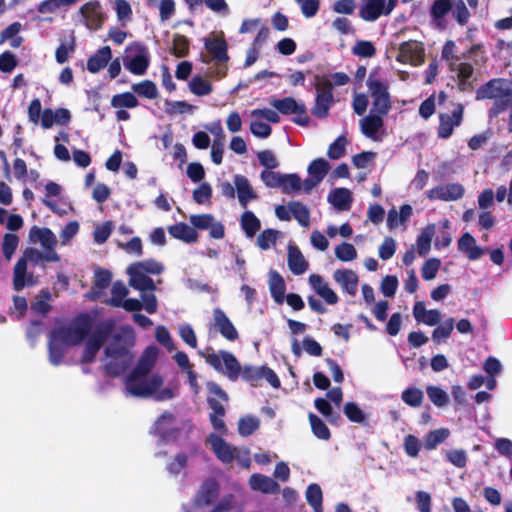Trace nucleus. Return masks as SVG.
Here are the masks:
<instances>
[{
    "mask_svg": "<svg viewBox=\"0 0 512 512\" xmlns=\"http://www.w3.org/2000/svg\"><path fill=\"white\" fill-rule=\"evenodd\" d=\"M36 283L32 273L27 272V264L24 259H19L14 267L13 285L17 291L22 290L25 286H32Z\"/></svg>",
    "mask_w": 512,
    "mask_h": 512,
    "instance_id": "nucleus-30",
    "label": "nucleus"
},
{
    "mask_svg": "<svg viewBox=\"0 0 512 512\" xmlns=\"http://www.w3.org/2000/svg\"><path fill=\"white\" fill-rule=\"evenodd\" d=\"M402 400L411 407H418L423 401V392L418 388H408L402 392Z\"/></svg>",
    "mask_w": 512,
    "mask_h": 512,
    "instance_id": "nucleus-60",
    "label": "nucleus"
},
{
    "mask_svg": "<svg viewBox=\"0 0 512 512\" xmlns=\"http://www.w3.org/2000/svg\"><path fill=\"white\" fill-rule=\"evenodd\" d=\"M62 341L56 339V337L51 333L49 340V361L52 365H59L62 363V359L66 353V347Z\"/></svg>",
    "mask_w": 512,
    "mask_h": 512,
    "instance_id": "nucleus-39",
    "label": "nucleus"
},
{
    "mask_svg": "<svg viewBox=\"0 0 512 512\" xmlns=\"http://www.w3.org/2000/svg\"><path fill=\"white\" fill-rule=\"evenodd\" d=\"M386 115L370 110V113L360 120L362 133L374 141H381L386 135L384 129V117Z\"/></svg>",
    "mask_w": 512,
    "mask_h": 512,
    "instance_id": "nucleus-15",
    "label": "nucleus"
},
{
    "mask_svg": "<svg viewBox=\"0 0 512 512\" xmlns=\"http://www.w3.org/2000/svg\"><path fill=\"white\" fill-rule=\"evenodd\" d=\"M111 282V273L106 270H99L95 274V282L94 287L91 293L89 294V297L91 299H96L100 292L104 289H106Z\"/></svg>",
    "mask_w": 512,
    "mask_h": 512,
    "instance_id": "nucleus-43",
    "label": "nucleus"
},
{
    "mask_svg": "<svg viewBox=\"0 0 512 512\" xmlns=\"http://www.w3.org/2000/svg\"><path fill=\"white\" fill-rule=\"evenodd\" d=\"M259 419L254 416H246L238 422V432L242 436H250L259 428Z\"/></svg>",
    "mask_w": 512,
    "mask_h": 512,
    "instance_id": "nucleus-55",
    "label": "nucleus"
},
{
    "mask_svg": "<svg viewBox=\"0 0 512 512\" xmlns=\"http://www.w3.org/2000/svg\"><path fill=\"white\" fill-rule=\"evenodd\" d=\"M465 189L460 183H446L438 185L426 192L429 200H441L445 202L457 201L464 196Z\"/></svg>",
    "mask_w": 512,
    "mask_h": 512,
    "instance_id": "nucleus-17",
    "label": "nucleus"
},
{
    "mask_svg": "<svg viewBox=\"0 0 512 512\" xmlns=\"http://www.w3.org/2000/svg\"><path fill=\"white\" fill-rule=\"evenodd\" d=\"M281 232L275 229H265L257 238V245L262 250H268L274 246Z\"/></svg>",
    "mask_w": 512,
    "mask_h": 512,
    "instance_id": "nucleus-47",
    "label": "nucleus"
},
{
    "mask_svg": "<svg viewBox=\"0 0 512 512\" xmlns=\"http://www.w3.org/2000/svg\"><path fill=\"white\" fill-rule=\"evenodd\" d=\"M280 188L285 194L298 193L302 188V180L297 174H283Z\"/></svg>",
    "mask_w": 512,
    "mask_h": 512,
    "instance_id": "nucleus-42",
    "label": "nucleus"
},
{
    "mask_svg": "<svg viewBox=\"0 0 512 512\" xmlns=\"http://www.w3.org/2000/svg\"><path fill=\"white\" fill-rule=\"evenodd\" d=\"M452 13L459 25H466L470 18V12L463 0H452Z\"/></svg>",
    "mask_w": 512,
    "mask_h": 512,
    "instance_id": "nucleus-53",
    "label": "nucleus"
},
{
    "mask_svg": "<svg viewBox=\"0 0 512 512\" xmlns=\"http://www.w3.org/2000/svg\"><path fill=\"white\" fill-rule=\"evenodd\" d=\"M212 197V187L209 183L203 182L198 188L193 191V200L197 204H204L210 202Z\"/></svg>",
    "mask_w": 512,
    "mask_h": 512,
    "instance_id": "nucleus-64",
    "label": "nucleus"
},
{
    "mask_svg": "<svg viewBox=\"0 0 512 512\" xmlns=\"http://www.w3.org/2000/svg\"><path fill=\"white\" fill-rule=\"evenodd\" d=\"M333 279L349 295L354 296L358 287V276L350 269H337L333 273Z\"/></svg>",
    "mask_w": 512,
    "mask_h": 512,
    "instance_id": "nucleus-26",
    "label": "nucleus"
},
{
    "mask_svg": "<svg viewBox=\"0 0 512 512\" xmlns=\"http://www.w3.org/2000/svg\"><path fill=\"white\" fill-rule=\"evenodd\" d=\"M328 202L338 210H349L352 203L351 192L346 188H336L329 193Z\"/></svg>",
    "mask_w": 512,
    "mask_h": 512,
    "instance_id": "nucleus-37",
    "label": "nucleus"
},
{
    "mask_svg": "<svg viewBox=\"0 0 512 512\" xmlns=\"http://www.w3.org/2000/svg\"><path fill=\"white\" fill-rule=\"evenodd\" d=\"M333 103V95L331 92V85L324 87L317 86L316 102L312 109L314 116L318 118H325L328 115L329 109Z\"/></svg>",
    "mask_w": 512,
    "mask_h": 512,
    "instance_id": "nucleus-25",
    "label": "nucleus"
},
{
    "mask_svg": "<svg viewBox=\"0 0 512 512\" xmlns=\"http://www.w3.org/2000/svg\"><path fill=\"white\" fill-rule=\"evenodd\" d=\"M464 107L458 103L455 105L451 113L439 114V125L437 128V135L441 139L449 138L455 127L461 125L463 120Z\"/></svg>",
    "mask_w": 512,
    "mask_h": 512,
    "instance_id": "nucleus-16",
    "label": "nucleus"
},
{
    "mask_svg": "<svg viewBox=\"0 0 512 512\" xmlns=\"http://www.w3.org/2000/svg\"><path fill=\"white\" fill-rule=\"evenodd\" d=\"M189 89L197 96H206L213 91L212 84L201 76H194L190 80Z\"/></svg>",
    "mask_w": 512,
    "mask_h": 512,
    "instance_id": "nucleus-46",
    "label": "nucleus"
},
{
    "mask_svg": "<svg viewBox=\"0 0 512 512\" xmlns=\"http://www.w3.org/2000/svg\"><path fill=\"white\" fill-rule=\"evenodd\" d=\"M484 99L494 100L489 115L496 117L507 109V102L512 100V82L503 78L491 79L476 91V100Z\"/></svg>",
    "mask_w": 512,
    "mask_h": 512,
    "instance_id": "nucleus-3",
    "label": "nucleus"
},
{
    "mask_svg": "<svg viewBox=\"0 0 512 512\" xmlns=\"http://www.w3.org/2000/svg\"><path fill=\"white\" fill-rule=\"evenodd\" d=\"M449 436L447 429H439L431 431L425 439L426 449H434L438 444L442 443Z\"/></svg>",
    "mask_w": 512,
    "mask_h": 512,
    "instance_id": "nucleus-62",
    "label": "nucleus"
},
{
    "mask_svg": "<svg viewBox=\"0 0 512 512\" xmlns=\"http://www.w3.org/2000/svg\"><path fill=\"white\" fill-rule=\"evenodd\" d=\"M426 392L431 402L438 407L445 406L449 401L448 394L440 387L428 386Z\"/></svg>",
    "mask_w": 512,
    "mask_h": 512,
    "instance_id": "nucleus-58",
    "label": "nucleus"
},
{
    "mask_svg": "<svg viewBox=\"0 0 512 512\" xmlns=\"http://www.w3.org/2000/svg\"><path fill=\"white\" fill-rule=\"evenodd\" d=\"M352 53L359 57L371 58L376 54V49L370 41L360 40L353 46Z\"/></svg>",
    "mask_w": 512,
    "mask_h": 512,
    "instance_id": "nucleus-61",
    "label": "nucleus"
},
{
    "mask_svg": "<svg viewBox=\"0 0 512 512\" xmlns=\"http://www.w3.org/2000/svg\"><path fill=\"white\" fill-rule=\"evenodd\" d=\"M399 0H361L359 17L367 22H374L381 16H389Z\"/></svg>",
    "mask_w": 512,
    "mask_h": 512,
    "instance_id": "nucleus-10",
    "label": "nucleus"
},
{
    "mask_svg": "<svg viewBox=\"0 0 512 512\" xmlns=\"http://www.w3.org/2000/svg\"><path fill=\"white\" fill-rule=\"evenodd\" d=\"M287 263L290 271L294 275H302L309 268V263L303 256L302 252L299 250L297 246L293 245L288 246Z\"/></svg>",
    "mask_w": 512,
    "mask_h": 512,
    "instance_id": "nucleus-28",
    "label": "nucleus"
},
{
    "mask_svg": "<svg viewBox=\"0 0 512 512\" xmlns=\"http://www.w3.org/2000/svg\"><path fill=\"white\" fill-rule=\"evenodd\" d=\"M173 421L174 416L171 413H163L154 424V432L166 438L169 435V427L172 425Z\"/></svg>",
    "mask_w": 512,
    "mask_h": 512,
    "instance_id": "nucleus-57",
    "label": "nucleus"
},
{
    "mask_svg": "<svg viewBox=\"0 0 512 512\" xmlns=\"http://www.w3.org/2000/svg\"><path fill=\"white\" fill-rule=\"evenodd\" d=\"M454 323L455 321L453 318L446 319L442 324L433 330L432 340L439 344L449 338L454 329Z\"/></svg>",
    "mask_w": 512,
    "mask_h": 512,
    "instance_id": "nucleus-48",
    "label": "nucleus"
},
{
    "mask_svg": "<svg viewBox=\"0 0 512 512\" xmlns=\"http://www.w3.org/2000/svg\"><path fill=\"white\" fill-rule=\"evenodd\" d=\"M234 186L237 190L239 203L243 208H246L251 200L257 198V194L254 192L249 180L245 176L235 175Z\"/></svg>",
    "mask_w": 512,
    "mask_h": 512,
    "instance_id": "nucleus-29",
    "label": "nucleus"
},
{
    "mask_svg": "<svg viewBox=\"0 0 512 512\" xmlns=\"http://www.w3.org/2000/svg\"><path fill=\"white\" fill-rule=\"evenodd\" d=\"M208 442L216 457L224 464L232 463L238 456V448L230 445L219 435L211 434L208 437Z\"/></svg>",
    "mask_w": 512,
    "mask_h": 512,
    "instance_id": "nucleus-20",
    "label": "nucleus"
},
{
    "mask_svg": "<svg viewBox=\"0 0 512 512\" xmlns=\"http://www.w3.org/2000/svg\"><path fill=\"white\" fill-rule=\"evenodd\" d=\"M249 484L253 490L266 494H275L280 490V486L276 481L262 474H253L249 479Z\"/></svg>",
    "mask_w": 512,
    "mask_h": 512,
    "instance_id": "nucleus-33",
    "label": "nucleus"
},
{
    "mask_svg": "<svg viewBox=\"0 0 512 512\" xmlns=\"http://www.w3.org/2000/svg\"><path fill=\"white\" fill-rule=\"evenodd\" d=\"M458 249L465 253L470 260H477L483 254V250L476 245V240L470 233H464L460 237Z\"/></svg>",
    "mask_w": 512,
    "mask_h": 512,
    "instance_id": "nucleus-36",
    "label": "nucleus"
},
{
    "mask_svg": "<svg viewBox=\"0 0 512 512\" xmlns=\"http://www.w3.org/2000/svg\"><path fill=\"white\" fill-rule=\"evenodd\" d=\"M108 334V329H99L88 338L85 345L82 362L90 363L94 360L99 349L106 341Z\"/></svg>",
    "mask_w": 512,
    "mask_h": 512,
    "instance_id": "nucleus-24",
    "label": "nucleus"
},
{
    "mask_svg": "<svg viewBox=\"0 0 512 512\" xmlns=\"http://www.w3.org/2000/svg\"><path fill=\"white\" fill-rule=\"evenodd\" d=\"M162 385L163 378L158 374L131 373L125 380V393L140 398L153 397L156 401L170 400L177 395L176 388H162Z\"/></svg>",
    "mask_w": 512,
    "mask_h": 512,
    "instance_id": "nucleus-2",
    "label": "nucleus"
},
{
    "mask_svg": "<svg viewBox=\"0 0 512 512\" xmlns=\"http://www.w3.org/2000/svg\"><path fill=\"white\" fill-rule=\"evenodd\" d=\"M198 354L205 359L208 365L225 375L230 381H236L240 377L241 365L231 352L226 350L215 352L210 347L205 351H199Z\"/></svg>",
    "mask_w": 512,
    "mask_h": 512,
    "instance_id": "nucleus-5",
    "label": "nucleus"
},
{
    "mask_svg": "<svg viewBox=\"0 0 512 512\" xmlns=\"http://www.w3.org/2000/svg\"><path fill=\"white\" fill-rule=\"evenodd\" d=\"M366 84L372 98L371 110L388 114L391 109V99L387 78L379 70H374L369 74Z\"/></svg>",
    "mask_w": 512,
    "mask_h": 512,
    "instance_id": "nucleus-6",
    "label": "nucleus"
},
{
    "mask_svg": "<svg viewBox=\"0 0 512 512\" xmlns=\"http://www.w3.org/2000/svg\"><path fill=\"white\" fill-rule=\"evenodd\" d=\"M189 221L195 230H209L210 236L214 239H222L224 237V226L216 221L211 214L191 215Z\"/></svg>",
    "mask_w": 512,
    "mask_h": 512,
    "instance_id": "nucleus-18",
    "label": "nucleus"
},
{
    "mask_svg": "<svg viewBox=\"0 0 512 512\" xmlns=\"http://www.w3.org/2000/svg\"><path fill=\"white\" fill-rule=\"evenodd\" d=\"M132 265L148 274L158 275L164 271L163 264L153 259L135 262Z\"/></svg>",
    "mask_w": 512,
    "mask_h": 512,
    "instance_id": "nucleus-59",
    "label": "nucleus"
},
{
    "mask_svg": "<svg viewBox=\"0 0 512 512\" xmlns=\"http://www.w3.org/2000/svg\"><path fill=\"white\" fill-rule=\"evenodd\" d=\"M240 224L248 238H253L261 228L260 220L252 211H245L242 214Z\"/></svg>",
    "mask_w": 512,
    "mask_h": 512,
    "instance_id": "nucleus-38",
    "label": "nucleus"
},
{
    "mask_svg": "<svg viewBox=\"0 0 512 512\" xmlns=\"http://www.w3.org/2000/svg\"><path fill=\"white\" fill-rule=\"evenodd\" d=\"M169 234L185 243H194L198 239L197 231L186 223H177L168 227Z\"/></svg>",
    "mask_w": 512,
    "mask_h": 512,
    "instance_id": "nucleus-35",
    "label": "nucleus"
},
{
    "mask_svg": "<svg viewBox=\"0 0 512 512\" xmlns=\"http://www.w3.org/2000/svg\"><path fill=\"white\" fill-rule=\"evenodd\" d=\"M91 325L86 317H77L67 325L52 330V334L67 346L79 344L90 332Z\"/></svg>",
    "mask_w": 512,
    "mask_h": 512,
    "instance_id": "nucleus-9",
    "label": "nucleus"
},
{
    "mask_svg": "<svg viewBox=\"0 0 512 512\" xmlns=\"http://www.w3.org/2000/svg\"><path fill=\"white\" fill-rule=\"evenodd\" d=\"M452 11V0H435L430 8V15L435 27L445 29V16Z\"/></svg>",
    "mask_w": 512,
    "mask_h": 512,
    "instance_id": "nucleus-27",
    "label": "nucleus"
},
{
    "mask_svg": "<svg viewBox=\"0 0 512 512\" xmlns=\"http://www.w3.org/2000/svg\"><path fill=\"white\" fill-rule=\"evenodd\" d=\"M213 325L228 341H235L238 339L239 334L237 329L225 312L220 308H215L213 310Z\"/></svg>",
    "mask_w": 512,
    "mask_h": 512,
    "instance_id": "nucleus-22",
    "label": "nucleus"
},
{
    "mask_svg": "<svg viewBox=\"0 0 512 512\" xmlns=\"http://www.w3.org/2000/svg\"><path fill=\"white\" fill-rule=\"evenodd\" d=\"M289 210L302 227H309L310 212L304 204L299 201H291L289 202Z\"/></svg>",
    "mask_w": 512,
    "mask_h": 512,
    "instance_id": "nucleus-41",
    "label": "nucleus"
},
{
    "mask_svg": "<svg viewBox=\"0 0 512 512\" xmlns=\"http://www.w3.org/2000/svg\"><path fill=\"white\" fill-rule=\"evenodd\" d=\"M305 18H313L320 10V0H294Z\"/></svg>",
    "mask_w": 512,
    "mask_h": 512,
    "instance_id": "nucleus-54",
    "label": "nucleus"
},
{
    "mask_svg": "<svg viewBox=\"0 0 512 512\" xmlns=\"http://www.w3.org/2000/svg\"><path fill=\"white\" fill-rule=\"evenodd\" d=\"M127 274L129 275V285L142 294H147L146 291L153 292L156 290V285L148 276V273L130 265L127 267Z\"/></svg>",
    "mask_w": 512,
    "mask_h": 512,
    "instance_id": "nucleus-21",
    "label": "nucleus"
},
{
    "mask_svg": "<svg viewBox=\"0 0 512 512\" xmlns=\"http://www.w3.org/2000/svg\"><path fill=\"white\" fill-rule=\"evenodd\" d=\"M335 255L342 262H350L357 258V251L352 244L343 242L335 247Z\"/></svg>",
    "mask_w": 512,
    "mask_h": 512,
    "instance_id": "nucleus-56",
    "label": "nucleus"
},
{
    "mask_svg": "<svg viewBox=\"0 0 512 512\" xmlns=\"http://www.w3.org/2000/svg\"><path fill=\"white\" fill-rule=\"evenodd\" d=\"M219 495V485L215 480L205 481L196 495L195 503L192 511L186 512H203L205 506L211 505Z\"/></svg>",
    "mask_w": 512,
    "mask_h": 512,
    "instance_id": "nucleus-19",
    "label": "nucleus"
},
{
    "mask_svg": "<svg viewBox=\"0 0 512 512\" xmlns=\"http://www.w3.org/2000/svg\"><path fill=\"white\" fill-rule=\"evenodd\" d=\"M262 367H255L251 365H247L244 367H241V373L240 376L247 382H250L251 384L255 385L259 380L262 379Z\"/></svg>",
    "mask_w": 512,
    "mask_h": 512,
    "instance_id": "nucleus-63",
    "label": "nucleus"
},
{
    "mask_svg": "<svg viewBox=\"0 0 512 512\" xmlns=\"http://www.w3.org/2000/svg\"><path fill=\"white\" fill-rule=\"evenodd\" d=\"M270 104L280 113L288 115L294 114L293 121L301 126H306L309 122V118L306 115V107L303 103L297 102L292 97H286L283 99L273 98L270 100Z\"/></svg>",
    "mask_w": 512,
    "mask_h": 512,
    "instance_id": "nucleus-12",
    "label": "nucleus"
},
{
    "mask_svg": "<svg viewBox=\"0 0 512 512\" xmlns=\"http://www.w3.org/2000/svg\"><path fill=\"white\" fill-rule=\"evenodd\" d=\"M80 0H44L37 6V11L41 14L54 13L62 7H71Z\"/></svg>",
    "mask_w": 512,
    "mask_h": 512,
    "instance_id": "nucleus-40",
    "label": "nucleus"
},
{
    "mask_svg": "<svg viewBox=\"0 0 512 512\" xmlns=\"http://www.w3.org/2000/svg\"><path fill=\"white\" fill-rule=\"evenodd\" d=\"M309 421L311 424L313 434L317 438L322 439V440L330 439L331 434H330L329 428L317 415L310 413Z\"/></svg>",
    "mask_w": 512,
    "mask_h": 512,
    "instance_id": "nucleus-52",
    "label": "nucleus"
},
{
    "mask_svg": "<svg viewBox=\"0 0 512 512\" xmlns=\"http://www.w3.org/2000/svg\"><path fill=\"white\" fill-rule=\"evenodd\" d=\"M308 282L314 292L321 297L327 304L335 305L338 303V296L335 291L330 288L328 283L319 274H311L308 278Z\"/></svg>",
    "mask_w": 512,
    "mask_h": 512,
    "instance_id": "nucleus-23",
    "label": "nucleus"
},
{
    "mask_svg": "<svg viewBox=\"0 0 512 512\" xmlns=\"http://www.w3.org/2000/svg\"><path fill=\"white\" fill-rule=\"evenodd\" d=\"M79 15L86 28L93 31L99 30L106 20V14L98 0H91L82 5Z\"/></svg>",
    "mask_w": 512,
    "mask_h": 512,
    "instance_id": "nucleus-13",
    "label": "nucleus"
},
{
    "mask_svg": "<svg viewBox=\"0 0 512 512\" xmlns=\"http://www.w3.org/2000/svg\"><path fill=\"white\" fill-rule=\"evenodd\" d=\"M111 58V48L109 46H104L88 58L87 70L92 74H96L104 67H106V65L110 62Z\"/></svg>",
    "mask_w": 512,
    "mask_h": 512,
    "instance_id": "nucleus-31",
    "label": "nucleus"
},
{
    "mask_svg": "<svg viewBox=\"0 0 512 512\" xmlns=\"http://www.w3.org/2000/svg\"><path fill=\"white\" fill-rule=\"evenodd\" d=\"M135 336L129 326L116 331L105 349V370L112 376H118L131 365L133 356L129 350L134 345Z\"/></svg>",
    "mask_w": 512,
    "mask_h": 512,
    "instance_id": "nucleus-1",
    "label": "nucleus"
},
{
    "mask_svg": "<svg viewBox=\"0 0 512 512\" xmlns=\"http://www.w3.org/2000/svg\"><path fill=\"white\" fill-rule=\"evenodd\" d=\"M434 235V225L426 227L417 238V251L420 256H425L431 245V240Z\"/></svg>",
    "mask_w": 512,
    "mask_h": 512,
    "instance_id": "nucleus-51",
    "label": "nucleus"
},
{
    "mask_svg": "<svg viewBox=\"0 0 512 512\" xmlns=\"http://www.w3.org/2000/svg\"><path fill=\"white\" fill-rule=\"evenodd\" d=\"M124 67L134 75H144L150 65L148 47L140 42H132L126 46L123 55Z\"/></svg>",
    "mask_w": 512,
    "mask_h": 512,
    "instance_id": "nucleus-8",
    "label": "nucleus"
},
{
    "mask_svg": "<svg viewBox=\"0 0 512 512\" xmlns=\"http://www.w3.org/2000/svg\"><path fill=\"white\" fill-rule=\"evenodd\" d=\"M158 356V349L155 346H149L145 349L143 355L138 361L137 366L132 373L150 375V371L155 365Z\"/></svg>",
    "mask_w": 512,
    "mask_h": 512,
    "instance_id": "nucleus-34",
    "label": "nucleus"
},
{
    "mask_svg": "<svg viewBox=\"0 0 512 512\" xmlns=\"http://www.w3.org/2000/svg\"><path fill=\"white\" fill-rule=\"evenodd\" d=\"M138 104V99L130 92L116 94L111 99V105L114 108H135Z\"/></svg>",
    "mask_w": 512,
    "mask_h": 512,
    "instance_id": "nucleus-49",
    "label": "nucleus"
},
{
    "mask_svg": "<svg viewBox=\"0 0 512 512\" xmlns=\"http://www.w3.org/2000/svg\"><path fill=\"white\" fill-rule=\"evenodd\" d=\"M204 46L210 57V59H205L204 62H214L209 70V74L217 78L224 77L227 73L226 63L229 60L226 40L222 35H212L205 38Z\"/></svg>",
    "mask_w": 512,
    "mask_h": 512,
    "instance_id": "nucleus-7",
    "label": "nucleus"
},
{
    "mask_svg": "<svg viewBox=\"0 0 512 512\" xmlns=\"http://www.w3.org/2000/svg\"><path fill=\"white\" fill-rule=\"evenodd\" d=\"M425 58L424 46L421 42L410 40L400 44L396 60L403 64L420 66Z\"/></svg>",
    "mask_w": 512,
    "mask_h": 512,
    "instance_id": "nucleus-14",
    "label": "nucleus"
},
{
    "mask_svg": "<svg viewBox=\"0 0 512 512\" xmlns=\"http://www.w3.org/2000/svg\"><path fill=\"white\" fill-rule=\"evenodd\" d=\"M129 291L122 282H115L111 289V298L106 303L113 307H121L126 311L135 312L144 309L153 314L157 311L158 301L154 294H141V300L135 298L124 299Z\"/></svg>",
    "mask_w": 512,
    "mask_h": 512,
    "instance_id": "nucleus-4",
    "label": "nucleus"
},
{
    "mask_svg": "<svg viewBox=\"0 0 512 512\" xmlns=\"http://www.w3.org/2000/svg\"><path fill=\"white\" fill-rule=\"evenodd\" d=\"M330 169V165L329 163L323 159V158H318V159H315L313 160L310 165L308 166V174L309 176L317 179L319 182H321L324 177L326 176V174L328 173Z\"/></svg>",
    "mask_w": 512,
    "mask_h": 512,
    "instance_id": "nucleus-44",
    "label": "nucleus"
},
{
    "mask_svg": "<svg viewBox=\"0 0 512 512\" xmlns=\"http://www.w3.org/2000/svg\"><path fill=\"white\" fill-rule=\"evenodd\" d=\"M132 89L139 96L147 99H155L158 96V89L155 83L150 80H144L140 83L133 84Z\"/></svg>",
    "mask_w": 512,
    "mask_h": 512,
    "instance_id": "nucleus-50",
    "label": "nucleus"
},
{
    "mask_svg": "<svg viewBox=\"0 0 512 512\" xmlns=\"http://www.w3.org/2000/svg\"><path fill=\"white\" fill-rule=\"evenodd\" d=\"M29 237L33 242H39L46 252L45 261L58 262L59 254L55 251L58 243L55 234L48 228L33 227L30 230Z\"/></svg>",
    "mask_w": 512,
    "mask_h": 512,
    "instance_id": "nucleus-11",
    "label": "nucleus"
},
{
    "mask_svg": "<svg viewBox=\"0 0 512 512\" xmlns=\"http://www.w3.org/2000/svg\"><path fill=\"white\" fill-rule=\"evenodd\" d=\"M269 290L271 297L277 304L285 301L286 284L284 278L275 270L269 272Z\"/></svg>",
    "mask_w": 512,
    "mask_h": 512,
    "instance_id": "nucleus-32",
    "label": "nucleus"
},
{
    "mask_svg": "<svg viewBox=\"0 0 512 512\" xmlns=\"http://www.w3.org/2000/svg\"><path fill=\"white\" fill-rule=\"evenodd\" d=\"M307 502L313 507L315 512H323L322 508V490L318 484H310L306 490Z\"/></svg>",
    "mask_w": 512,
    "mask_h": 512,
    "instance_id": "nucleus-45",
    "label": "nucleus"
}]
</instances>
